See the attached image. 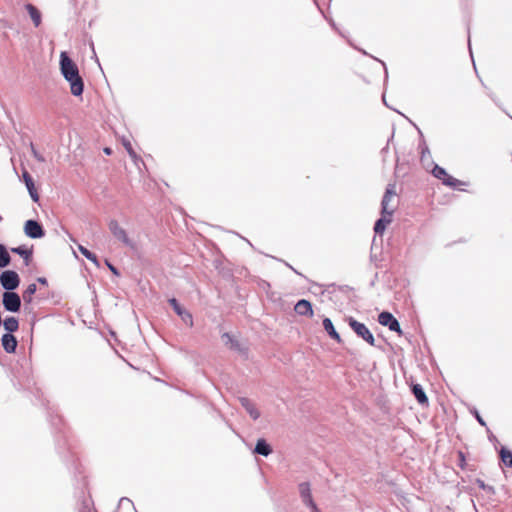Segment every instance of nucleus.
Masks as SVG:
<instances>
[{
  "label": "nucleus",
  "mask_w": 512,
  "mask_h": 512,
  "mask_svg": "<svg viewBox=\"0 0 512 512\" xmlns=\"http://www.w3.org/2000/svg\"><path fill=\"white\" fill-rule=\"evenodd\" d=\"M37 281L42 284V285H46L47 284V279L45 277H39L37 279Z\"/></svg>",
  "instance_id": "nucleus-36"
},
{
  "label": "nucleus",
  "mask_w": 512,
  "mask_h": 512,
  "mask_svg": "<svg viewBox=\"0 0 512 512\" xmlns=\"http://www.w3.org/2000/svg\"><path fill=\"white\" fill-rule=\"evenodd\" d=\"M395 195V185L389 184L381 201V214L393 215L394 208H389V202Z\"/></svg>",
  "instance_id": "nucleus-10"
},
{
  "label": "nucleus",
  "mask_w": 512,
  "mask_h": 512,
  "mask_svg": "<svg viewBox=\"0 0 512 512\" xmlns=\"http://www.w3.org/2000/svg\"><path fill=\"white\" fill-rule=\"evenodd\" d=\"M0 284L5 292L14 291L20 284V277L13 270H5L0 274Z\"/></svg>",
  "instance_id": "nucleus-4"
},
{
  "label": "nucleus",
  "mask_w": 512,
  "mask_h": 512,
  "mask_svg": "<svg viewBox=\"0 0 512 512\" xmlns=\"http://www.w3.org/2000/svg\"><path fill=\"white\" fill-rule=\"evenodd\" d=\"M30 146H31V151H32V155L34 156V158L39 162H44L45 158L35 149L33 143H31Z\"/></svg>",
  "instance_id": "nucleus-29"
},
{
  "label": "nucleus",
  "mask_w": 512,
  "mask_h": 512,
  "mask_svg": "<svg viewBox=\"0 0 512 512\" xmlns=\"http://www.w3.org/2000/svg\"><path fill=\"white\" fill-rule=\"evenodd\" d=\"M104 153L110 155L112 153V149L109 147L104 148Z\"/></svg>",
  "instance_id": "nucleus-40"
},
{
  "label": "nucleus",
  "mask_w": 512,
  "mask_h": 512,
  "mask_svg": "<svg viewBox=\"0 0 512 512\" xmlns=\"http://www.w3.org/2000/svg\"><path fill=\"white\" fill-rule=\"evenodd\" d=\"M378 322L382 326H386L390 331L396 332L398 334L402 333L400 323L398 320L388 311H383L378 316Z\"/></svg>",
  "instance_id": "nucleus-7"
},
{
  "label": "nucleus",
  "mask_w": 512,
  "mask_h": 512,
  "mask_svg": "<svg viewBox=\"0 0 512 512\" xmlns=\"http://www.w3.org/2000/svg\"><path fill=\"white\" fill-rule=\"evenodd\" d=\"M299 494L302 499V502L305 505L312 504L313 498L311 493V487L309 482H302L298 485Z\"/></svg>",
  "instance_id": "nucleus-14"
},
{
  "label": "nucleus",
  "mask_w": 512,
  "mask_h": 512,
  "mask_svg": "<svg viewBox=\"0 0 512 512\" xmlns=\"http://www.w3.org/2000/svg\"><path fill=\"white\" fill-rule=\"evenodd\" d=\"M3 326L7 333L12 334L13 332H16L18 330L19 321L16 317L10 316L4 319Z\"/></svg>",
  "instance_id": "nucleus-21"
},
{
  "label": "nucleus",
  "mask_w": 512,
  "mask_h": 512,
  "mask_svg": "<svg viewBox=\"0 0 512 512\" xmlns=\"http://www.w3.org/2000/svg\"><path fill=\"white\" fill-rule=\"evenodd\" d=\"M392 222V215L381 214V217L375 222L374 232L376 234H382L386 226Z\"/></svg>",
  "instance_id": "nucleus-17"
},
{
  "label": "nucleus",
  "mask_w": 512,
  "mask_h": 512,
  "mask_svg": "<svg viewBox=\"0 0 512 512\" xmlns=\"http://www.w3.org/2000/svg\"><path fill=\"white\" fill-rule=\"evenodd\" d=\"M475 417L477 419V421L479 422L480 425L482 426H486V423L485 421L483 420V418L479 415L478 411H475Z\"/></svg>",
  "instance_id": "nucleus-34"
},
{
  "label": "nucleus",
  "mask_w": 512,
  "mask_h": 512,
  "mask_svg": "<svg viewBox=\"0 0 512 512\" xmlns=\"http://www.w3.org/2000/svg\"><path fill=\"white\" fill-rule=\"evenodd\" d=\"M432 174L435 178L441 180L442 183L446 186L456 188L461 184L460 180L450 176L443 167L437 164L432 169Z\"/></svg>",
  "instance_id": "nucleus-6"
},
{
  "label": "nucleus",
  "mask_w": 512,
  "mask_h": 512,
  "mask_svg": "<svg viewBox=\"0 0 512 512\" xmlns=\"http://www.w3.org/2000/svg\"><path fill=\"white\" fill-rule=\"evenodd\" d=\"M347 322L350 328L356 333L358 337L362 338L371 346L375 345L374 336L364 323L357 321L353 317L347 318Z\"/></svg>",
  "instance_id": "nucleus-3"
},
{
  "label": "nucleus",
  "mask_w": 512,
  "mask_h": 512,
  "mask_svg": "<svg viewBox=\"0 0 512 512\" xmlns=\"http://www.w3.org/2000/svg\"><path fill=\"white\" fill-rule=\"evenodd\" d=\"M388 150H389V145H388V143H387V144H386V146H385L384 148H382L381 153H382V154H385V153H387V152H388Z\"/></svg>",
  "instance_id": "nucleus-38"
},
{
  "label": "nucleus",
  "mask_w": 512,
  "mask_h": 512,
  "mask_svg": "<svg viewBox=\"0 0 512 512\" xmlns=\"http://www.w3.org/2000/svg\"><path fill=\"white\" fill-rule=\"evenodd\" d=\"M378 61H379V62H381V64L383 65L384 70H385V77L387 78V76H388V70H387V68H386L385 63H384L383 61H381V60H378Z\"/></svg>",
  "instance_id": "nucleus-37"
},
{
  "label": "nucleus",
  "mask_w": 512,
  "mask_h": 512,
  "mask_svg": "<svg viewBox=\"0 0 512 512\" xmlns=\"http://www.w3.org/2000/svg\"><path fill=\"white\" fill-rule=\"evenodd\" d=\"M29 194L34 202H37L39 200V195L35 188L31 189V192H29Z\"/></svg>",
  "instance_id": "nucleus-32"
},
{
  "label": "nucleus",
  "mask_w": 512,
  "mask_h": 512,
  "mask_svg": "<svg viewBox=\"0 0 512 512\" xmlns=\"http://www.w3.org/2000/svg\"><path fill=\"white\" fill-rule=\"evenodd\" d=\"M25 234L32 239H39L45 235L42 225L36 220H27L24 225Z\"/></svg>",
  "instance_id": "nucleus-8"
},
{
  "label": "nucleus",
  "mask_w": 512,
  "mask_h": 512,
  "mask_svg": "<svg viewBox=\"0 0 512 512\" xmlns=\"http://www.w3.org/2000/svg\"><path fill=\"white\" fill-rule=\"evenodd\" d=\"M11 262V256L4 244L0 243V268L7 267Z\"/></svg>",
  "instance_id": "nucleus-23"
},
{
  "label": "nucleus",
  "mask_w": 512,
  "mask_h": 512,
  "mask_svg": "<svg viewBox=\"0 0 512 512\" xmlns=\"http://www.w3.org/2000/svg\"><path fill=\"white\" fill-rule=\"evenodd\" d=\"M37 290L36 284L31 283L28 287L23 291L22 298L25 303L30 304L33 301V295Z\"/></svg>",
  "instance_id": "nucleus-24"
},
{
  "label": "nucleus",
  "mask_w": 512,
  "mask_h": 512,
  "mask_svg": "<svg viewBox=\"0 0 512 512\" xmlns=\"http://www.w3.org/2000/svg\"><path fill=\"white\" fill-rule=\"evenodd\" d=\"M108 228L113 237L121 242L124 246L131 249L136 248V243L128 236L127 231L118 223L117 220L111 219L108 222Z\"/></svg>",
  "instance_id": "nucleus-2"
},
{
  "label": "nucleus",
  "mask_w": 512,
  "mask_h": 512,
  "mask_svg": "<svg viewBox=\"0 0 512 512\" xmlns=\"http://www.w3.org/2000/svg\"><path fill=\"white\" fill-rule=\"evenodd\" d=\"M476 485L478 486L479 489L481 490H484L488 493H491V494H494L495 493V489L493 486L491 485H488L486 484L483 480L481 479H476Z\"/></svg>",
  "instance_id": "nucleus-27"
},
{
  "label": "nucleus",
  "mask_w": 512,
  "mask_h": 512,
  "mask_svg": "<svg viewBox=\"0 0 512 512\" xmlns=\"http://www.w3.org/2000/svg\"><path fill=\"white\" fill-rule=\"evenodd\" d=\"M382 99H383L384 104L387 106V103L385 101V96L384 95L382 96Z\"/></svg>",
  "instance_id": "nucleus-44"
},
{
  "label": "nucleus",
  "mask_w": 512,
  "mask_h": 512,
  "mask_svg": "<svg viewBox=\"0 0 512 512\" xmlns=\"http://www.w3.org/2000/svg\"><path fill=\"white\" fill-rule=\"evenodd\" d=\"M313 287H317V288H319V289H320V288H321V285H319V284H318V283H316V282H312V288H313Z\"/></svg>",
  "instance_id": "nucleus-41"
},
{
  "label": "nucleus",
  "mask_w": 512,
  "mask_h": 512,
  "mask_svg": "<svg viewBox=\"0 0 512 512\" xmlns=\"http://www.w3.org/2000/svg\"><path fill=\"white\" fill-rule=\"evenodd\" d=\"M222 339L225 342V345L229 346L230 349L235 351H240V343L236 340L230 333L225 332L222 334Z\"/></svg>",
  "instance_id": "nucleus-22"
},
{
  "label": "nucleus",
  "mask_w": 512,
  "mask_h": 512,
  "mask_svg": "<svg viewBox=\"0 0 512 512\" xmlns=\"http://www.w3.org/2000/svg\"><path fill=\"white\" fill-rule=\"evenodd\" d=\"M239 402L254 421L260 418V411L251 399L247 397H240Z\"/></svg>",
  "instance_id": "nucleus-11"
},
{
  "label": "nucleus",
  "mask_w": 512,
  "mask_h": 512,
  "mask_svg": "<svg viewBox=\"0 0 512 512\" xmlns=\"http://www.w3.org/2000/svg\"><path fill=\"white\" fill-rule=\"evenodd\" d=\"M79 251L82 253L83 256H85L88 260H90L91 262H93L96 266L99 267V262H98V259H97V256L92 253L91 251H89L87 248H85L84 246L82 245H79Z\"/></svg>",
  "instance_id": "nucleus-26"
},
{
  "label": "nucleus",
  "mask_w": 512,
  "mask_h": 512,
  "mask_svg": "<svg viewBox=\"0 0 512 512\" xmlns=\"http://www.w3.org/2000/svg\"><path fill=\"white\" fill-rule=\"evenodd\" d=\"M11 251L24 259L25 265H29V262L32 257V249H27L24 246H18L11 248Z\"/></svg>",
  "instance_id": "nucleus-20"
},
{
  "label": "nucleus",
  "mask_w": 512,
  "mask_h": 512,
  "mask_svg": "<svg viewBox=\"0 0 512 512\" xmlns=\"http://www.w3.org/2000/svg\"><path fill=\"white\" fill-rule=\"evenodd\" d=\"M60 71L64 79L70 84L73 96H81L84 91V81L79 73L78 66L66 52L60 54Z\"/></svg>",
  "instance_id": "nucleus-1"
},
{
  "label": "nucleus",
  "mask_w": 512,
  "mask_h": 512,
  "mask_svg": "<svg viewBox=\"0 0 512 512\" xmlns=\"http://www.w3.org/2000/svg\"><path fill=\"white\" fill-rule=\"evenodd\" d=\"M286 265H287L291 270H293V271H294V273H296V274H298V275H300V276H303L301 273H299L295 268H293V267H292L291 265H289L288 263H286Z\"/></svg>",
  "instance_id": "nucleus-39"
},
{
  "label": "nucleus",
  "mask_w": 512,
  "mask_h": 512,
  "mask_svg": "<svg viewBox=\"0 0 512 512\" xmlns=\"http://www.w3.org/2000/svg\"><path fill=\"white\" fill-rule=\"evenodd\" d=\"M412 393L419 404H427L428 398L426 396L425 391L423 390L422 386L420 384H413L412 385Z\"/></svg>",
  "instance_id": "nucleus-19"
},
{
  "label": "nucleus",
  "mask_w": 512,
  "mask_h": 512,
  "mask_svg": "<svg viewBox=\"0 0 512 512\" xmlns=\"http://www.w3.org/2000/svg\"><path fill=\"white\" fill-rule=\"evenodd\" d=\"M2 304L6 311L16 313L21 308V297L14 291L4 292Z\"/></svg>",
  "instance_id": "nucleus-5"
},
{
  "label": "nucleus",
  "mask_w": 512,
  "mask_h": 512,
  "mask_svg": "<svg viewBox=\"0 0 512 512\" xmlns=\"http://www.w3.org/2000/svg\"><path fill=\"white\" fill-rule=\"evenodd\" d=\"M127 503H130L131 505H133V502L127 498V497H122L120 500H119V504L122 505V504H127Z\"/></svg>",
  "instance_id": "nucleus-35"
},
{
  "label": "nucleus",
  "mask_w": 512,
  "mask_h": 512,
  "mask_svg": "<svg viewBox=\"0 0 512 512\" xmlns=\"http://www.w3.org/2000/svg\"><path fill=\"white\" fill-rule=\"evenodd\" d=\"M306 506L311 509V512H320L319 508L317 507L314 501H312V504H308Z\"/></svg>",
  "instance_id": "nucleus-33"
},
{
  "label": "nucleus",
  "mask_w": 512,
  "mask_h": 512,
  "mask_svg": "<svg viewBox=\"0 0 512 512\" xmlns=\"http://www.w3.org/2000/svg\"><path fill=\"white\" fill-rule=\"evenodd\" d=\"M25 9L27 10L34 26L39 27L42 21V15L38 8L33 4L28 3L25 5Z\"/></svg>",
  "instance_id": "nucleus-16"
},
{
  "label": "nucleus",
  "mask_w": 512,
  "mask_h": 512,
  "mask_svg": "<svg viewBox=\"0 0 512 512\" xmlns=\"http://www.w3.org/2000/svg\"><path fill=\"white\" fill-rule=\"evenodd\" d=\"M471 42H470V39H468V46H469V50L471 51Z\"/></svg>",
  "instance_id": "nucleus-43"
},
{
  "label": "nucleus",
  "mask_w": 512,
  "mask_h": 512,
  "mask_svg": "<svg viewBox=\"0 0 512 512\" xmlns=\"http://www.w3.org/2000/svg\"><path fill=\"white\" fill-rule=\"evenodd\" d=\"M295 312L301 316L313 317V308L310 301L301 299L294 307Z\"/></svg>",
  "instance_id": "nucleus-12"
},
{
  "label": "nucleus",
  "mask_w": 512,
  "mask_h": 512,
  "mask_svg": "<svg viewBox=\"0 0 512 512\" xmlns=\"http://www.w3.org/2000/svg\"><path fill=\"white\" fill-rule=\"evenodd\" d=\"M124 146H125V148H126V150H127L128 154H129V156H130L131 158H133L134 160H136L137 155H136V153H135L134 149L132 148L131 143H130V142H124Z\"/></svg>",
  "instance_id": "nucleus-30"
},
{
  "label": "nucleus",
  "mask_w": 512,
  "mask_h": 512,
  "mask_svg": "<svg viewBox=\"0 0 512 512\" xmlns=\"http://www.w3.org/2000/svg\"><path fill=\"white\" fill-rule=\"evenodd\" d=\"M106 265L107 267L109 268V270L114 274V275H119V271L118 269L113 265L111 264L108 260H106Z\"/></svg>",
  "instance_id": "nucleus-31"
},
{
  "label": "nucleus",
  "mask_w": 512,
  "mask_h": 512,
  "mask_svg": "<svg viewBox=\"0 0 512 512\" xmlns=\"http://www.w3.org/2000/svg\"><path fill=\"white\" fill-rule=\"evenodd\" d=\"M170 306L173 308L174 312L181 318V320L188 325L189 327L193 326V316L187 311L184 307H182L176 298H171L168 300Z\"/></svg>",
  "instance_id": "nucleus-9"
},
{
  "label": "nucleus",
  "mask_w": 512,
  "mask_h": 512,
  "mask_svg": "<svg viewBox=\"0 0 512 512\" xmlns=\"http://www.w3.org/2000/svg\"><path fill=\"white\" fill-rule=\"evenodd\" d=\"M322 324H323L324 330L327 332V334L329 335L330 338L335 340L337 343L342 342V339H341L339 333L336 331L330 318H324Z\"/></svg>",
  "instance_id": "nucleus-15"
},
{
  "label": "nucleus",
  "mask_w": 512,
  "mask_h": 512,
  "mask_svg": "<svg viewBox=\"0 0 512 512\" xmlns=\"http://www.w3.org/2000/svg\"><path fill=\"white\" fill-rule=\"evenodd\" d=\"M1 344L5 352L14 353L17 348V339L13 334L6 333L1 338Z\"/></svg>",
  "instance_id": "nucleus-13"
},
{
  "label": "nucleus",
  "mask_w": 512,
  "mask_h": 512,
  "mask_svg": "<svg viewBox=\"0 0 512 512\" xmlns=\"http://www.w3.org/2000/svg\"><path fill=\"white\" fill-rule=\"evenodd\" d=\"M254 453L267 457L272 453V448L265 439L261 438L257 440Z\"/></svg>",
  "instance_id": "nucleus-18"
},
{
  "label": "nucleus",
  "mask_w": 512,
  "mask_h": 512,
  "mask_svg": "<svg viewBox=\"0 0 512 512\" xmlns=\"http://www.w3.org/2000/svg\"><path fill=\"white\" fill-rule=\"evenodd\" d=\"M500 457L503 464L510 468L512 467V452L507 450L506 448H502L500 451Z\"/></svg>",
  "instance_id": "nucleus-25"
},
{
  "label": "nucleus",
  "mask_w": 512,
  "mask_h": 512,
  "mask_svg": "<svg viewBox=\"0 0 512 512\" xmlns=\"http://www.w3.org/2000/svg\"><path fill=\"white\" fill-rule=\"evenodd\" d=\"M23 178L25 181V185L27 187L28 192H31V189L35 188L34 181L28 172L23 173Z\"/></svg>",
  "instance_id": "nucleus-28"
},
{
  "label": "nucleus",
  "mask_w": 512,
  "mask_h": 512,
  "mask_svg": "<svg viewBox=\"0 0 512 512\" xmlns=\"http://www.w3.org/2000/svg\"><path fill=\"white\" fill-rule=\"evenodd\" d=\"M490 440H496V437L494 435L489 436Z\"/></svg>",
  "instance_id": "nucleus-42"
}]
</instances>
